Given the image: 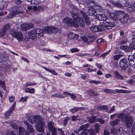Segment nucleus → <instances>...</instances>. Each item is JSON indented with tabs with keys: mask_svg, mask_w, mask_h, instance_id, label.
<instances>
[{
	"mask_svg": "<svg viewBox=\"0 0 135 135\" xmlns=\"http://www.w3.org/2000/svg\"><path fill=\"white\" fill-rule=\"evenodd\" d=\"M74 20L70 18L66 17L62 21L63 23L65 25H70L71 26L77 27L79 25L81 26H84V22L82 18L80 17L79 15L71 14Z\"/></svg>",
	"mask_w": 135,
	"mask_h": 135,
	"instance_id": "1",
	"label": "nucleus"
},
{
	"mask_svg": "<svg viewBox=\"0 0 135 135\" xmlns=\"http://www.w3.org/2000/svg\"><path fill=\"white\" fill-rule=\"evenodd\" d=\"M27 117V120L30 123H36V128L38 132H42L44 131V123L41 118L30 114H28Z\"/></svg>",
	"mask_w": 135,
	"mask_h": 135,
	"instance_id": "2",
	"label": "nucleus"
},
{
	"mask_svg": "<svg viewBox=\"0 0 135 135\" xmlns=\"http://www.w3.org/2000/svg\"><path fill=\"white\" fill-rule=\"evenodd\" d=\"M115 26V24L113 22H111L108 21V20L104 21L103 23H100L99 26H92L90 28L91 30L94 32H96L99 31H102L106 30L108 27H113Z\"/></svg>",
	"mask_w": 135,
	"mask_h": 135,
	"instance_id": "3",
	"label": "nucleus"
},
{
	"mask_svg": "<svg viewBox=\"0 0 135 135\" xmlns=\"http://www.w3.org/2000/svg\"><path fill=\"white\" fill-rule=\"evenodd\" d=\"M117 116L118 118L121 119V121L124 122L128 128H130L133 123V117L128 113H121L119 114Z\"/></svg>",
	"mask_w": 135,
	"mask_h": 135,
	"instance_id": "4",
	"label": "nucleus"
},
{
	"mask_svg": "<svg viewBox=\"0 0 135 135\" xmlns=\"http://www.w3.org/2000/svg\"><path fill=\"white\" fill-rule=\"evenodd\" d=\"M94 2L93 1H89L86 4L87 6L89 7L88 13L89 15L97 16V14L96 12V10L98 9L99 11H101L102 9L99 5L95 6Z\"/></svg>",
	"mask_w": 135,
	"mask_h": 135,
	"instance_id": "5",
	"label": "nucleus"
},
{
	"mask_svg": "<svg viewBox=\"0 0 135 135\" xmlns=\"http://www.w3.org/2000/svg\"><path fill=\"white\" fill-rule=\"evenodd\" d=\"M9 33L19 41H21L23 39L22 33L20 32H17L14 29L11 30L9 31Z\"/></svg>",
	"mask_w": 135,
	"mask_h": 135,
	"instance_id": "6",
	"label": "nucleus"
},
{
	"mask_svg": "<svg viewBox=\"0 0 135 135\" xmlns=\"http://www.w3.org/2000/svg\"><path fill=\"white\" fill-rule=\"evenodd\" d=\"M23 11L20 10L18 7H13L12 8L11 13L9 14L8 18H10L16 15L23 14Z\"/></svg>",
	"mask_w": 135,
	"mask_h": 135,
	"instance_id": "7",
	"label": "nucleus"
},
{
	"mask_svg": "<svg viewBox=\"0 0 135 135\" xmlns=\"http://www.w3.org/2000/svg\"><path fill=\"white\" fill-rule=\"evenodd\" d=\"M128 62L127 59H123L119 62V66L122 69H126L128 67Z\"/></svg>",
	"mask_w": 135,
	"mask_h": 135,
	"instance_id": "8",
	"label": "nucleus"
},
{
	"mask_svg": "<svg viewBox=\"0 0 135 135\" xmlns=\"http://www.w3.org/2000/svg\"><path fill=\"white\" fill-rule=\"evenodd\" d=\"M48 127L49 131L52 132V135H57V130L54 126V123L52 122H49Z\"/></svg>",
	"mask_w": 135,
	"mask_h": 135,
	"instance_id": "9",
	"label": "nucleus"
},
{
	"mask_svg": "<svg viewBox=\"0 0 135 135\" xmlns=\"http://www.w3.org/2000/svg\"><path fill=\"white\" fill-rule=\"evenodd\" d=\"M88 132L90 135H96V133L92 129H86L81 133L80 135H88L87 133Z\"/></svg>",
	"mask_w": 135,
	"mask_h": 135,
	"instance_id": "10",
	"label": "nucleus"
},
{
	"mask_svg": "<svg viewBox=\"0 0 135 135\" xmlns=\"http://www.w3.org/2000/svg\"><path fill=\"white\" fill-rule=\"evenodd\" d=\"M116 14V20H120L122 17H123L126 14L123 11H115Z\"/></svg>",
	"mask_w": 135,
	"mask_h": 135,
	"instance_id": "11",
	"label": "nucleus"
},
{
	"mask_svg": "<svg viewBox=\"0 0 135 135\" xmlns=\"http://www.w3.org/2000/svg\"><path fill=\"white\" fill-rule=\"evenodd\" d=\"M34 29L35 31L36 38H40L43 36L44 32V30L36 28Z\"/></svg>",
	"mask_w": 135,
	"mask_h": 135,
	"instance_id": "12",
	"label": "nucleus"
},
{
	"mask_svg": "<svg viewBox=\"0 0 135 135\" xmlns=\"http://www.w3.org/2000/svg\"><path fill=\"white\" fill-rule=\"evenodd\" d=\"M80 13L82 15L84 20L86 23L88 25L89 24L90 22L89 20L88 19V15L83 11H80Z\"/></svg>",
	"mask_w": 135,
	"mask_h": 135,
	"instance_id": "13",
	"label": "nucleus"
},
{
	"mask_svg": "<svg viewBox=\"0 0 135 135\" xmlns=\"http://www.w3.org/2000/svg\"><path fill=\"white\" fill-rule=\"evenodd\" d=\"M24 123L25 125L27 127V130L29 131L30 133L33 132L34 131V130L32 127L27 121L26 120L24 121Z\"/></svg>",
	"mask_w": 135,
	"mask_h": 135,
	"instance_id": "14",
	"label": "nucleus"
},
{
	"mask_svg": "<svg viewBox=\"0 0 135 135\" xmlns=\"http://www.w3.org/2000/svg\"><path fill=\"white\" fill-rule=\"evenodd\" d=\"M98 17L99 20L100 21H104L103 22H100V23H103L104 21L107 20H108V22H110V21L109 19L108 18H107L105 15L104 14H99L98 15Z\"/></svg>",
	"mask_w": 135,
	"mask_h": 135,
	"instance_id": "15",
	"label": "nucleus"
},
{
	"mask_svg": "<svg viewBox=\"0 0 135 135\" xmlns=\"http://www.w3.org/2000/svg\"><path fill=\"white\" fill-rule=\"evenodd\" d=\"M16 102H14L11 107L7 111L5 114V115L6 117H8L10 115L11 113L14 110Z\"/></svg>",
	"mask_w": 135,
	"mask_h": 135,
	"instance_id": "16",
	"label": "nucleus"
},
{
	"mask_svg": "<svg viewBox=\"0 0 135 135\" xmlns=\"http://www.w3.org/2000/svg\"><path fill=\"white\" fill-rule=\"evenodd\" d=\"M34 29L31 30L28 32V36L30 38L34 39L36 38V35Z\"/></svg>",
	"mask_w": 135,
	"mask_h": 135,
	"instance_id": "17",
	"label": "nucleus"
},
{
	"mask_svg": "<svg viewBox=\"0 0 135 135\" xmlns=\"http://www.w3.org/2000/svg\"><path fill=\"white\" fill-rule=\"evenodd\" d=\"M115 77L117 79L119 80H123L124 78L120 74L118 71H115L114 72Z\"/></svg>",
	"mask_w": 135,
	"mask_h": 135,
	"instance_id": "18",
	"label": "nucleus"
},
{
	"mask_svg": "<svg viewBox=\"0 0 135 135\" xmlns=\"http://www.w3.org/2000/svg\"><path fill=\"white\" fill-rule=\"evenodd\" d=\"M8 4V2L3 1L0 3V8L1 9H6Z\"/></svg>",
	"mask_w": 135,
	"mask_h": 135,
	"instance_id": "19",
	"label": "nucleus"
},
{
	"mask_svg": "<svg viewBox=\"0 0 135 135\" xmlns=\"http://www.w3.org/2000/svg\"><path fill=\"white\" fill-rule=\"evenodd\" d=\"M129 17L127 14H125V15L122 17L121 19L120 20V22L123 23H126L128 20Z\"/></svg>",
	"mask_w": 135,
	"mask_h": 135,
	"instance_id": "20",
	"label": "nucleus"
},
{
	"mask_svg": "<svg viewBox=\"0 0 135 135\" xmlns=\"http://www.w3.org/2000/svg\"><path fill=\"white\" fill-rule=\"evenodd\" d=\"M52 26H50L45 27L43 29L44 32L45 33H51L52 32Z\"/></svg>",
	"mask_w": 135,
	"mask_h": 135,
	"instance_id": "21",
	"label": "nucleus"
},
{
	"mask_svg": "<svg viewBox=\"0 0 135 135\" xmlns=\"http://www.w3.org/2000/svg\"><path fill=\"white\" fill-rule=\"evenodd\" d=\"M97 109L98 110H103L107 111L109 109V108L107 105H103L98 107H97Z\"/></svg>",
	"mask_w": 135,
	"mask_h": 135,
	"instance_id": "22",
	"label": "nucleus"
},
{
	"mask_svg": "<svg viewBox=\"0 0 135 135\" xmlns=\"http://www.w3.org/2000/svg\"><path fill=\"white\" fill-rule=\"evenodd\" d=\"M107 12L111 18L114 20H116V14L115 13V11L113 13H111L110 11H107Z\"/></svg>",
	"mask_w": 135,
	"mask_h": 135,
	"instance_id": "23",
	"label": "nucleus"
},
{
	"mask_svg": "<svg viewBox=\"0 0 135 135\" xmlns=\"http://www.w3.org/2000/svg\"><path fill=\"white\" fill-rule=\"evenodd\" d=\"M119 122V119L118 118L111 121L110 124L112 126H115L118 124Z\"/></svg>",
	"mask_w": 135,
	"mask_h": 135,
	"instance_id": "24",
	"label": "nucleus"
},
{
	"mask_svg": "<svg viewBox=\"0 0 135 135\" xmlns=\"http://www.w3.org/2000/svg\"><path fill=\"white\" fill-rule=\"evenodd\" d=\"M42 68L45 69L47 71L50 72L54 75H57V73L53 70L49 69L44 66H42Z\"/></svg>",
	"mask_w": 135,
	"mask_h": 135,
	"instance_id": "25",
	"label": "nucleus"
},
{
	"mask_svg": "<svg viewBox=\"0 0 135 135\" xmlns=\"http://www.w3.org/2000/svg\"><path fill=\"white\" fill-rule=\"evenodd\" d=\"M88 93L90 95L92 96H94L99 95L98 93H95L93 89H90L88 91Z\"/></svg>",
	"mask_w": 135,
	"mask_h": 135,
	"instance_id": "26",
	"label": "nucleus"
},
{
	"mask_svg": "<svg viewBox=\"0 0 135 135\" xmlns=\"http://www.w3.org/2000/svg\"><path fill=\"white\" fill-rule=\"evenodd\" d=\"M54 97L57 98H64L65 96L63 95V94L61 95L60 93H58L57 94H53L51 96L52 97Z\"/></svg>",
	"mask_w": 135,
	"mask_h": 135,
	"instance_id": "27",
	"label": "nucleus"
},
{
	"mask_svg": "<svg viewBox=\"0 0 135 135\" xmlns=\"http://www.w3.org/2000/svg\"><path fill=\"white\" fill-rule=\"evenodd\" d=\"M25 90L26 93H29L31 94H33L35 92V89L33 88L30 89L29 88H25Z\"/></svg>",
	"mask_w": 135,
	"mask_h": 135,
	"instance_id": "28",
	"label": "nucleus"
},
{
	"mask_svg": "<svg viewBox=\"0 0 135 135\" xmlns=\"http://www.w3.org/2000/svg\"><path fill=\"white\" fill-rule=\"evenodd\" d=\"M94 129L96 133H98L100 130V125L98 123H96L94 125Z\"/></svg>",
	"mask_w": 135,
	"mask_h": 135,
	"instance_id": "29",
	"label": "nucleus"
},
{
	"mask_svg": "<svg viewBox=\"0 0 135 135\" xmlns=\"http://www.w3.org/2000/svg\"><path fill=\"white\" fill-rule=\"evenodd\" d=\"M112 4L115 7L119 8H121L123 7L118 2L113 1L112 2Z\"/></svg>",
	"mask_w": 135,
	"mask_h": 135,
	"instance_id": "30",
	"label": "nucleus"
},
{
	"mask_svg": "<svg viewBox=\"0 0 135 135\" xmlns=\"http://www.w3.org/2000/svg\"><path fill=\"white\" fill-rule=\"evenodd\" d=\"M83 40L89 44L91 42H93V40L90 38H87L86 37H84L83 38Z\"/></svg>",
	"mask_w": 135,
	"mask_h": 135,
	"instance_id": "31",
	"label": "nucleus"
},
{
	"mask_svg": "<svg viewBox=\"0 0 135 135\" xmlns=\"http://www.w3.org/2000/svg\"><path fill=\"white\" fill-rule=\"evenodd\" d=\"M96 117L95 116H92L89 117L88 118L89 122L90 123H94L95 121H96Z\"/></svg>",
	"mask_w": 135,
	"mask_h": 135,
	"instance_id": "32",
	"label": "nucleus"
},
{
	"mask_svg": "<svg viewBox=\"0 0 135 135\" xmlns=\"http://www.w3.org/2000/svg\"><path fill=\"white\" fill-rule=\"evenodd\" d=\"M104 92L107 93H115V90L109 89H106L103 90Z\"/></svg>",
	"mask_w": 135,
	"mask_h": 135,
	"instance_id": "33",
	"label": "nucleus"
},
{
	"mask_svg": "<svg viewBox=\"0 0 135 135\" xmlns=\"http://www.w3.org/2000/svg\"><path fill=\"white\" fill-rule=\"evenodd\" d=\"M120 48L121 49H124L127 51H130L132 49V48L128 46L123 45L121 46Z\"/></svg>",
	"mask_w": 135,
	"mask_h": 135,
	"instance_id": "34",
	"label": "nucleus"
},
{
	"mask_svg": "<svg viewBox=\"0 0 135 135\" xmlns=\"http://www.w3.org/2000/svg\"><path fill=\"white\" fill-rule=\"evenodd\" d=\"M83 108H75L71 109L70 112L73 113H74L81 109H82Z\"/></svg>",
	"mask_w": 135,
	"mask_h": 135,
	"instance_id": "35",
	"label": "nucleus"
},
{
	"mask_svg": "<svg viewBox=\"0 0 135 135\" xmlns=\"http://www.w3.org/2000/svg\"><path fill=\"white\" fill-rule=\"evenodd\" d=\"M33 9L36 12L39 11L40 10H42L43 9V8L41 6H34L33 7Z\"/></svg>",
	"mask_w": 135,
	"mask_h": 135,
	"instance_id": "36",
	"label": "nucleus"
},
{
	"mask_svg": "<svg viewBox=\"0 0 135 135\" xmlns=\"http://www.w3.org/2000/svg\"><path fill=\"white\" fill-rule=\"evenodd\" d=\"M119 91H118L119 93H129L131 92H133L134 91H131V90H119Z\"/></svg>",
	"mask_w": 135,
	"mask_h": 135,
	"instance_id": "37",
	"label": "nucleus"
},
{
	"mask_svg": "<svg viewBox=\"0 0 135 135\" xmlns=\"http://www.w3.org/2000/svg\"><path fill=\"white\" fill-rule=\"evenodd\" d=\"M87 125H89L88 124H87L86 125H84L80 126L79 128L78 129L79 131H82L83 130H85L87 128Z\"/></svg>",
	"mask_w": 135,
	"mask_h": 135,
	"instance_id": "38",
	"label": "nucleus"
},
{
	"mask_svg": "<svg viewBox=\"0 0 135 135\" xmlns=\"http://www.w3.org/2000/svg\"><path fill=\"white\" fill-rule=\"evenodd\" d=\"M0 85L3 88V89L5 91L6 89L4 82V81L1 80H0Z\"/></svg>",
	"mask_w": 135,
	"mask_h": 135,
	"instance_id": "39",
	"label": "nucleus"
},
{
	"mask_svg": "<svg viewBox=\"0 0 135 135\" xmlns=\"http://www.w3.org/2000/svg\"><path fill=\"white\" fill-rule=\"evenodd\" d=\"M21 27V29L22 30L25 31L27 30V24H22Z\"/></svg>",
	"mask_w": 135,
	"mask_h": 135,
	"instance_id": "40",
	"label": "nucleus"
},
{
	"mask_svg": "<svg viewBox=\"0 0 135 135\" xmlns=\"http://www.w3.org/2000/svg\"><path fill=\"white\" fill-rule=\"evenodd\" d=\"M28 98L27 96H25L24 97H22L19 100V102H26Z\"/></svg>",
	"mask_w": 135,
	"mask_h": 135,
	"instance_id": "41",
	"label": "nucleus"
},
{
	"mask_svg": "<svg viewBox=\"0 0 135 135\" xmlns=\"http://www.w3.org/2000/svg\"><path fill=\"white\" fill-rule=\"evenodd\" d=\"M126 82L128 83H129L131 85L135 84V81L132 79H130L127 80Z\"/></svg>",
	"mask_w": 135,
	"mask_h": 135,
	"instance_id": "42",
	"label": "nucleus"
},
{
	"mask_svg": "<svg viewBox=\"0 0 135 135\" xmlns=\"http://www.w3.org/2000/svg\"><path fill=\"white\" fill-rule=\"evenodd\" d=\"M6 33L5 30L2 29L0 31V37H3Z\"/></svg>",
	"mask_w": 135,
	"mask_h": 135,
	"instance_id": "43",
	"label": "nucleus"
},
{
	"mask_svg": "<svg viewBox=\"0 0 135 135\" xmlns=\"http://www.w3.org/2000/svg\"><path fill=\"white\" fill-rule=\"evenodd\" d=\"M19 134L20 135L21 134H23L25 131L24 128L22 127H20L19 128Z\"/></svg>",
	"mask_w": 135,
	"mask_h": 135,
	"instance_id": "44",
	"label": "nucleus"
},
{
	"mask_svg": "<svg viewBox=\"0 0 135 135\" xmlns=\"http://www.w3.org/2000/svg\"><path fill=\"white\" fill-rule=\"evenodd\" d=\"M40 2L38 0H31V3L35 4H38Z\"/></svg>",
	"mask_w": 135,
	"mask_h": 135,
	"instance_id": "45",
	"label": "nucleus"
},
{
	"mask_svg": "<svg viewBox=\"0 0 135 135\" xmlns=\"http://www.w3.org/2000/svg\"><path fill=\"white\" fill-rule=\"evenodd\" d=\"M60 31L59 29H58L56 28L52 27V32L56 33L58 32V31Z\"/></svg>",
	"mask_w": 135,
	"mask_h": 135,
	"instance_id": "46",
	"label": "nucleus"
},
{
	"mask_svg": "<svg viewBox=\"0 0 135 135\" xmlns=\"http://www.w3.org/2000/svg\"><path fill=\"white\" fill-rule=\"evenodd\" d=\"M9 25L8 24H6L3 27L2 29L3 30H5L6 32L9 29Z\"/></svg>",
	"mask_w": 135,
	"mask_h": 135,
	"instance_id": "47",
	"label": "nucleus"
},
{
	"mask_svg": "<svg viewBox=\"0 0 135 135\" xmlns=\"http://www.w3.org/2000/svg\"><path fill=\"white\" fill-rule=\"evenodd\" d=\"M27 30L32 28L34 27V25L32 23L27 24Z\"/></svg>",
	"mask_w": 135,
	"mask_h": 135,
	"instance_id": "48",
	"label": "nucleus"
},
{
	"mask_svg": "<svg viewBox=\"0 0 135 135\" xmlns=\"http://www.w3.org/2000/svg\"><path fill=\"white\" fill-rule=\"evenodd\" d=\"M111 132V133L115 134L119 132V130L118 131L116 129H112Z\"/></svg>",
	"mask_w": 135,
	"mask_h": 135,
	"instance_id": "49",
	"label": "nucleus"
},
{
	"mask_svg": "<svg viewBox=\"0 0 135 135\" xmlns=\"http://www.w3.org/2000/svg\"><path fill=\"white\" fill-rule=\"evenodd\" d=\"M71 52H78L79 51V49L75 48H72L70 50Z\"/></svg>",
	"mask_w": 135,
	"mask_h": 135,
	"instance_id": "50",
	"label": "nucleus"
},
{
	"mask_svg": "<svg viewBox=\"0 0 135 135\" xmlns=\"http://www.w3.org/2000/svg\"><path fill=\"white\" fill-rule=\"evenodd\" d=\"M129 62V64L131 66L133 67H135V62L133 60Z\"/></svg>",
	"mask_w": 135,
	"mask_h": 135,
	"instance_id": "51",
	"label": "nucleus"
},
{
	"mask_svg": "<svg viewBox=\"0 0 135 135\" xmlns=\"http://www.w3.org/2000/svg\"><path fill=\"white\" fill-rule=\"evenodd\" d=\"M96 121L99 122L101 124H103L104 122V120L101 118H98Z\"/></svg>",
	"mask_w": 135,
	"mask_h": 135,
	"instance_id": "52",
	"label": "nucleus"
},
{
	"mask_svg": "<svg viewBox=\"0 0 135 135\" xmlns=\"http://www.w3.org/2000/svg\"><path fill=\"white\" fill-rule=\"evenodd\" d=\"M69 119H70V118L69 117H67L65 119L63 122L64 125V126H65L66 125L67 122Z\"/></svg>",
	"mask_w": 135,
	"mask_h": 135,
	"instance_id": "53",
	"label": "nucleus"
},
{
	"mask_svg": "<svg viewBox=\"0 0 135 135\" xmlns=\"http://www.w3.org/2000/svg\"><path fill=\"white\" fill-rule=\"evenodd\" d=\"M121 56L120 55H116L114 56V58L115 60H117L119 59Z\"/></svg>",
	"mask_w": 135,
	"mask_h": 135,
	"instance_id": "54",
	"label": "nucleus"
},
{
	"mask_svg": "<svg viewBox=\"0 0 135 135\" xmlns=\"http://www.w3.org/2000/svg\"><path fill=\"white\" fill-rule=\"evenodd\" d=\"M96 71L97 69H91L90 68H88L87 69V71L89 72H91L93 71L96 72Z\"/></svg>",
	"mask_w": 135,
	"mask_h": 135,
	"instance_id": "55",
	"label": "nucleus"
},
{
	"mask_svg": "<svg viewBox=\"0 0 135 135\" xmlns=\"http://www.w3.org/2000/svg\"><path fill=\"white\" fill-rule=\"evenodd\" d=\"M6 135H16L14 132H7L6 133Z\"/></svg>",
	"mask_w": 135,
	"mask_h": 135,
	"instance_id": "56",
	"label": "nucleus"
},
{
	"mask_svg": "<svg viewBox=\"0 0 135 135\" xmlns=\"http://www.w3.org/2000/svg\"><path fill=\"white\" fill-rule=\"evenodd\" d=\"M80 75V77L82 78V79H83L84 80H85V79L88 77V76L87 74H85V75H83L82 74H81Z\"/></svg>",
	"mask_w": 135,
	"mask_h": 135,
	"instance_id": "57",
	"label": "nucleus"
},
{
	"mask_svg": "<svg viewBox=\"0 0 135 135\" xmlns=\"http://www.w3.org/2000/svg\"><path fill=\"white\" fill-rule=\"evenodd\" d=\"M70 96L72 99H75L76 98V95L73 93H71L70 95Z\"/></svg>",
	"mask_w": 135,
	"mask_h": 135,
	"instance_id": "58",
	"label": "nucleus"
},
{
	"mask_svg": "<svg viewBox=\"0 0 135 135\" xmlns=\"http://www.w3.org/2000/svg\"><path fill=\"white\" fill-rule=\"evenodd\" d=\"M11 127L14 129H17V126L15 123H12L11 124Z\"/></svg>",
	"mask_w": 135,
	"mask_h": 135,
	"instance_id": "59",
	"label": "nucleus"
},
{
	"mask_svg": "<svg viewBox=\"0 0 135 135\" xmlns=\"http://www.w3.org/2000/svg\"><path fill=\"white\" fill-rule=\"evenodd\" d=\"M15 99V98L13 96H11L9 98V100L10 102L11 103L13 102Z\"/></svg>",
	"mask_w": 135,
	"mask_h": 135,
	"instance_id": "60",
	"label": "nucleus"
},
{
	"mask_svg": "<svg viewBox=\"0 0 135 135\" xmlns=\"http://www.w3.org/2000/svg\"><path fill=\"white\" fill-rule=\"evenodd\" d=\"M58 131H59V133L60 134L62 135H64V133L63 131L62 130L61 128H58L57 129Z\"/></svg>",
	"mask_w": 135,
	"mask_h": 135,
	"instance_id": "61",
	"label": "nucleus"
},
{
	"mask_svg": "<svg viewBox=\"0 0 135 135\" xmlns=\"http://www.w3.org/2000/svg\"><path fill=\"white\" fill-rule=\"evenodd\" d=\"M133 56L132 55H130L128 56V60L129 61V62H130L131 61L133 60Z\"/></svg>",
	"mask_w": 135,
	"mask_h": 135,
	"instance_id": "62",
	"label": "nucleus"
},
{
	"mask_svg": "<svg viewBox=\"0 0 135 135\" xmlns=\"http://www.w3.org/2000/svg\"><path fill=\"white\" fill-rule=\"evenodd\" d=\"M71 135H80L79 132L77 131H74V133H72Z\"/></svg>",
	"mask_w": 135,
	"mask_h": 135,
	"instance_id": "63",
	"label": "nucleus"
},
{
	"mask_svg": "<svg viewBox=\"0 0 135 135\" xmlns=\"http://www.w3.org/2000/svg\"><path fill=\"white\" fill-rule=\"evenodd\" d=\"M132 132L133 133L135 132L134 134H135V123L132 126Z\"/></svg>",
	"mask_w": 135,
	"mask_h": 135,
	"instance_id": "64",
	"label": "nucleus"
}]
</instances>
